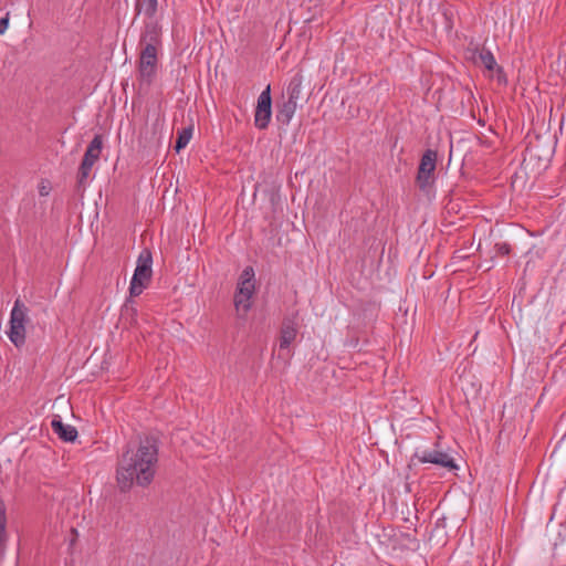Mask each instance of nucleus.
Returning a JSON list of instances; mask_svg holds the SVG:
<instances>
[{
	"label": "nucleus",
	"mask_w": 566,
	"mask_h": 566,
	"mask_svg": "<svg viewBox=\"0 0 566 566\" xmlns=\"http://www.w3.org/2000/svg\"><path fill=\"white\" fill-rule=\"evenodd\" d=\"M29 308L19 298L15 300L10 315L9 339L20 347L25 343V324L29 322Z\"/></svg>",
	"instance_id": "nucleus-4"
},
{
	"label": "nucleus",
	"mask_w": 566,
	"mask_h": 566,
	"mask_svg": "<svg viewBox=\"0 0 566 566\" xmlns=\"http://www.w3.org/2000/svg\"><path fill=\"white\" fill-rule=\"evenodd\" d=\"M298 107L297 103L285 101L276 112V119L282 125H289Z\"/></svg>",
	"instance_id": "nucleus-14"
},
{
	"label": "nucleus",
	"mask_w": 566,
	"mask_h": 566,
	"mask_svg": "<svg viewBox=\"0 0 566 566\" xmlns=\"http://www.w3.org/2000/svg\"><path fill=\"white\" fill-rule=\"evenodd\" d=\"M272 116V99L270 85L258 97L255 113H254V125L259 129H265L271 120Z\"/></svg>",
	"instance_id": "nucleus-8"
},
{
	"label": "nucleus",
	"mask_w": 566,
	"mask_h": 566,
	"mask_svg": "<svg viewBox=\"0 0 566 566\" xmlns=\"http://www.w3.org/2000/svg\"><path fill=\"white\" fill-rule=\"evenodd\" d=\"M495 250L499 255H507L511 251L510 245L505 242L496 243Z\"/></svg>",
	"instance_id": "nucleus-19"
},
{
	"label": "nucleus",
	"mask_w": 566,
	"mask_h": 566,
	"mask_svg": "<svg viewBox=\"0 0 566 566\" xmlns=\"http://www.w3.org/2000/svg\"><path fill=\"white\" fill-rule=\"evenodd\" d=\"M471 59L474 64L484 67L489 72H501V67L497 65L493 53L485 48L476 49L472 53Z\"/></svg>",
	"instance_id": "nucleus-10"
},
{
	"label": "nucleus",
	"mask_w": 566,
	"mask_h": 566,
	"mask_svg": "<svg viewBox=\"0 0 566 566\" xmlns=\"http://www.w3.org/2000/svg\"><path fill=\"white\" fill-rule=\"evenodd\" d=\"M52 430L65 442H73L77 438V430L71 424L63 423L60 416H55L51 421Z\"/></svg>",
	"instance_id": "nucleus-13"
},
{
	"label": "nucleus",
	"mask_w": 566,
	"mask_h": 566,
	"mask_svg": "<svg viewBox=\"0 0 566 566\" xmlns=\"http://www.w3.org/2000/svg\"><path fill=\"white\" fill-rule=\"evenodd\" d=\"M9 27V14L0 19V34H3Z\"/></svg>",
	"instance_id": "nucleus-20"
},
{
	"label": "nucleus",
	"mask_w": 566,
	"mask_h": 566,
	"mask_svg": "<svg viewBox=\"0 0 566 566\" xmlns=\"http://www.w3.org/2000/svg\"><path fill=\"white\" fill-rule=\"evenodd\" d=\"M103 148V139L101 135H95L90 145L87 146L81 166L78 168L77 180L80 185H83L90 172L98 160Z\"/></svg>",
	"instance_id": "nucleus-6"
},
{
	"label": "nucleus",
	"mask_w": 566,
	"mask_h": 566,
	"mask_svg": "<svg viewBox=\"0 0 566 566\" xmlns=\"http://www.w3.org/2000/svg\"><path fill=\"white\" fill-rule=\"evenodd\" d=\"M158 0H138L136 3L137 13L144 12L148 18H153L157 12Z\"/></svg>",
	"instance_id": "nucleus-16"
},
{
	"label": "nucleus",
	"mask_w": 566,
	"mask_h": 566,
	"mask_svg": "<svg viewBox=\"0 0 566 566\" xmlns=\"http://www.w3.org/2000/svg\"><path fill=\"white\" fill-rule=\"evenodd\" d=\"M303 76L301 74L294 75L287 86V99L298 104L302 95Z\"/></svg>",
	"instance_id": "nucleus-15"
},
{
	"label": "nucleus",
	"mask_w": 566,
	"mask_h": 566,
	"mask_svg": "<svg viewBox=\"0 0 566 566\" xmlns=\"http://www.w3.org/2000/svg\"><path fill=\"white\" fill-rule=\"evenodd\" d=\"M193 133V127H185L181 130L178 132L175 149L177 153H179L181 149H184L191 140Z\"/></svg>",
	"instance_id": "nucleus-17"
},
{
	"label": "nucleus",
	"mask_w": 566,
	"mask_h": 566,
	"mask_svg": "<svg viewBox=\"0 0 566 566\" xmlns=\"http://www.w3.org/2000/svg\"><path fill=\"white\" fill-rule=\"evenodd\" d=\"M153 256L149 250L145 249L140 252L136 269L129 284V293L133 296H138L143 293L144 289L148 285L153 270Z\"/></svg>",
	"instance_id": "nucleus-3"
},
{
	"label": "nucleus",
	"mask_w": 566,
	"mask_h": 566,
	"mask_svg": "<svg viewBox=\"0 0 566 566\" xmlns=\"http://www.w3.org/2000/svg\"><path fill=\"white\" fill-rule=\"evenodd\" d=\"M415 455L421 463H432L448 470L458 468L454 459L449 453L441 450H417Z\"/></svg>",
	"instance_id": "nucleus-9"
},
{
	"label": "nucleus",
	"mask_w": 566,
	"mask_h": 566,
	"mask_svg": "<svg viewBox=\"0 0 566 566\" xmlns=\"http://www.w3.org/2000/svg\"><path fill=\"white\" fill-rule=\"evenodd\" d=\"M254 292V270L251 266H247L240 275L234 295V306L239 314L245 315L249 312Z\"/></svg>",
	"instance_id": "nucleus-2"
},
{
	"label": "nucleus",
	"mask_w": 566,
	"mask_h": 566,
	"mask_svg": "<svg viewBox=\"0 0 566 566\" xmlns=\"http://www.w3.org/2000/svg\"><path fill=\"white\" fill-rule=\"evenodd\" d=\"M140 44L143 46L151 44V46L158 50V46L160 45V28L156 21L150 20L145 23V28L140 36Z\"/></svg>",
	"instance_id": "nucleus-12"
},
{
	"label": "nucleus",
	"mask_w": 566,
	"mask_h": 566,
	"mask_svg": "<svg viewBox=\"0 0 566 566\" xmlns=\"http://www.w3.org/2000/svg\"><path fill=\"white\" fill-rule=\"evenodd\" d=\"M40 195H41V196H46V195H49V190H48V188H46L45 186H42V187L40 188Z\"/></svg>",
	"instance_id": "nucleus-21"
},
{
	"label": "nucleus",
	"mask_w": 566,
	"mask_h": 566,
	"mask_svg": "<svg viewBox=\"0 0 566 566\" xmlns=\"http://www.w3.org/2000/svg\"><path fill=\"white\" fill-rule=\"evenodd\" d=\"M297 336V324L292 318H285L282 323L281 333H280V350H286L290 348V345L295 340Z\"/></svg>",
	"instance_id": "nucleus-11"
},
{
	"label": "nucleus",
	"mask_w": 566,
	"mask_h": 566,
	"mask_svg": "<svg viewBox=\"0 0 566 566\" xmlns=\"http://www.w3.org/2000/svg\"><path fill=\"white\" fill-rule=\"evenodd\" d=\"M158 66V50L151 44L142 48L138 61V73L142 83L149 85L157 73Z\"/></svg>",
	"instance_id": "nucleus-5"
},
{
	"label": "nucleus",
	"mask_w": 566,
	"mask_h": 566,
	"mask_svg": "<svg viewBox=\"0 0 566 566\" xmlns=\"http://www.w3.org/2000/svg\"><path fill=\"white\" fill-rule=\"evenodd\" d=\"M436 163L437 153L432 149L426 150L421 157L416 179L420 190L427 191L432 185Z\"/></svg>",
	"instance_id": "nucleus-7"
},
{
	"label": "nucleus",
	"mask_w": 566,
	"mask_h": 566,
	"mask_svg": "<svg viewBox=\"0 0 566 566\" xmlns=\"http://www.w3.org/2000/svg\"><path fill=\"white\" fill-rule=\"evenodd\" d=\"M6 507L0 503V558L3 556L6 545Z\"/></svg>",
	"instance_id": "nucleus-18"
},
{
	"label": "nucleus",
	"mask_w": 566,
	"mask_h": 566,
	"mask_svg": "<svg viewBox=\"0 0 566 566\" xmlns=\"http://www.w3.org/2000/svg\"><path fill=\"white\" fill-rule=\"evenodd\" d=\"M158 461V449L150 439L140 441L137 447H128L117 464L116 479L122 491L134 483L147 486L154 480Z\"/></svg>",
	"instance_id": "nucleus-1"
}]
</instances>
